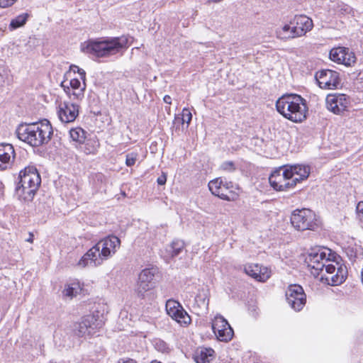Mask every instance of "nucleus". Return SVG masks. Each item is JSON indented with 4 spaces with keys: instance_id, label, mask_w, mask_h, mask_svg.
<instances>
[{
    "instance_id": "f257e3e1",
    "label": "nucleus",
    "mask_w": 363,
    "mask_h": 363,
    "mask_svg": "<svg viewBox=\"0 0 363 363\" xmlns=\"http://www.w3.org/2000/svg\"><path fill=\"white\" fill-rule=\"evenodd\" d=\"M121 240L116 236L112 235L106 238L97 242L89 249L79 259L77 265L81 267L87 266L97 267L103 262L111 257L119 248Z\"/></svg>"
},
{
    "instance_id": "f03ea898",
    "label": "nucleus",
    "mask_w": 363,
    "mask_h": 363,
    "mask_svg": "<svg viewBox=\"0 0 363 363\" xmlns=\"http://www.w3.org/2000/svg\"><path fill=\"white\" fill-rule=\"evenodd\" d=\"M18 138L33 147L48 144L53 134L52 127L47 119L30 124H21L17 130Z\"/></svg>"
},
{
    "instance_id": "7ed1b4c3",
    "label": "nucleus",
    "mask_w": 363,
    "mask_h": 363,
    "mask_svg": "<svg viewBox=\"0 0 363 363\" xmlns=\"http://www.w3.org/2000/svg\"><path fill=\"white\" fill-rule=\"evenodd\" d=\"M128 47L126 36L106 38L100 40H89L81 45V50L97 57H106L120 52Z\"/></svg>"
},
{
    "instance_id": "20e7f679",
    "label": "nucleus",
    "mask_w": 363,
    "mask_h": 363,
    "mask_svg": "<svg viewBox=\"0 0 363 363\" xmlns=\"http://www.w3.org/2000/svg\"><path fill=\"white\" fill-rule=\"evenodd\" d=\"M276 107L279 113L293 122L300 123L306 118V101L300 95L284 94L277 101Z\"/></svg>"
},
{
    "instance_id": "39448f33",
    "label": "nucleus",
    "mask_w": 363,
    "mask_h": 363,
    "mask_svg": "<svg viewBox=\"0 0 363 363\" xmlns=\"http://www.w3.org/2000/svg\"><path fill=\"white\" fill-rule=\"evenodd\" d=\"M16 193L25 201H32L41 184L40 175L35 166H28L18 174Z\"/></svg>"
},
{
    "instance_id": "423d86ee",
    "label": "nucleus",
    "mask_w": 363,
    "mask_h": 363,
    "mask_svg": "<svg viewBox=\"0 0 363 363\" xmlns=\"http://www.w3.org/2000/svg\"><path fill=\"white\" fill-rule=\"evenodd\" d=\"M290 220L294 228L298 230H314L318 226L316 215L307 208L295 210Z\"/></svg>"
},
{
    "instance_id": "0eeeda50",
    "label": "nucleus",
    "mask_w": 363,
    "mask_h": 363,
    "mask_svg": "<svg viewBox=\"0 0 363 363\" xmlns=\"http://www.w3.org/2000/svg\"><path fill=\"white\" fill-rule=\"evenodd\" d=\"M329 255L330 254H327L325 250L322 248L312 249L311 252L307 253L305 262L308 267L311 269V273L314 276L319 275L325 263L330 262Z\"/></svg>"
},
{
    "instance_id": "6e6552de",
    "label": "nucleus",
    "mask_w": 363,
    "mask_h": 363,
    "mask_svg": "<svg viewBox=\"0 0 363 363\" xmlns=\"http://www.w3.org/2000/svg\"><path fill=\"white\" fill-rule=\"evenodd\" d=\"M102 321L98 320V316L88 315L84 316L82 320L74 325V332L79 337H84L95 333L96 330L102 327Z\"/></svg>"
},
{
    "instance_id": "1a4fd4ad",
    "label": "nucleus",
    "mask_w": 363,
    "mask_h": 363,
    "mask_svg": "<svg viewBox=\"0 0 363 363\" xmlns=\"http://www.w3.org/2000/svg\"><path fill=\"white\" fill-rule=\"evenodd\" d=\"M286 298L288 304L296 311H300L306 302V295L298 284H291L288 287Z\"/></svg>"
},
{
    "instance_id": "9d476101",
    "label": "nucleus",
    "mask_w": 363,
    "mask_h": 363,
    "mask_svg": "<svg viewBox=\"0 0 363 363\" xmlns=\"http://www.w3.org/2000/svg\"><path fill=\"white\" fill-rule=\"evenodd\" d=\"M233 185L231 182H223L221 178H217L208 183V188L211 192L225 201L233 199Z\"/></svg>"
},
{
    "instance_id": "9b49d317",
    "label": "nucleus",
    "mask_w": 363,
    "mask_h": 363,
    "mask_svg": "<svg viewBox=\"0 0 363 363\" xmlns=\"http://www.w3.org/2000/svg\"><path fill=\"white\" fill-rule=\"evenodd\" d=\"M212 330L220 341L228 342L233 336V330L228 321L220 315H216L213 320Z\"/></svg>"
},
{
    "instance_id": "f8f14e48",
    "label": "nucleus",
    "mask_w": 363,
    "mask_h": 363,
    "mask_svg": "<svg viewBox=\"0 0 363 363\" xmlns=\"http://www.w3.org/2000/svg\"><path fill=\"white\" fill-rule=\"evenodd\" d=\"M315 79L322 89H334L340 85L339 73L331 69H323L318 72Z\"/></svg>"
},
{
    "instance_id": "ddd939ff",
    "label": "nucleus",
    "mask_w": 363,
    "mask_h": 363,
    "mask_svg": "<svg viewBox=\"0 0 363 363\" xmlns=\"http://www.w3.org/2000/svg\"><path fill=\"white\" fill-rule=\"evenodd\" d=\"M350 102V98L342 94H328L325 99L327 108L335 114L345 111Z\"/></svg>"
},
{
    "instance_id": "4468645a",
    "label": "nucleus",
    "mask_w": 363,
    "mask_h": 363,
    "mask_svg": "<svg viewBox=\"0 0 363 363\" xmlns=\"http://www.w3.org/2000/svg\"><path fill=\"white\" fill-rule=\"evenodd\" d=\"M65 83L66 82H62L61 86L71 100L82 101L84 99L86 89L85 81H83L82 84L79 79L74 78L72 79L68 84H65Z\"/></svg>"
},
{
    "instance_id": "2eb2a0df",
    "label": "nucleus",
    "mask_w": 363,
    "mask_h": 363,
    "mask_svg": "<svg viewBox=\"0 0 363 363\" xmlns=\"http://www.w3.org/2000/svg\"><path fill=\"white\" fill-rule=\"evenodd\" d=\"M57 114L62 123L73 122L79 115V105L70 101L61 103Z\"/></svg>"
},
{
    "instance_id": "dca6fc26",
    "label": "nucleus",
    "mask_w": 363,
    "mask_h": 363,
    "mask_svg": "<svg viewBox=\"0 0 363 363\" xmlns=\"http://www.w3.org/2000/svg\"><path fill=\"white\" fill-rule=\"evenodd\" d=\"M330 59L338 64L350 66L355 62L356 57L348 48L338 47L333 48L330 52Z\"/></svg>"
},
{
    "instance_id": "f3484780",
    "label": "nucleus",
    "mask_w": 363,
    "mask_h": 363,
    "mask_svg": "<svg viewBox=\"0 0 363 363\" xmlns=\"http://www.w3.org/2000/svg\"><path fill=\"white\" fill-rule=\"evenodd\" d=\"M293 25L294 35L298 37L303 36L310 31L313 27V21L305 15H296L291 20Z\"/></svg>"
},
{
    "instance_id": "a211bd4d",
    "label": "nucleus",
    "mask_w": 363,
    "mask_h": 363,
    "mask_svg": "<svg viewBox=\"0 0 363 363\" xmlns=\"http://www.w3.org/2000/svg\"><path fill=\"white\" fill-rule=\"evenodd\" d=\"M15 157V150L11 144H0V170L7 169Z\"/></svg>"
},
{
    "instance_id": "6ab92c4d",
    "label": "nucleus",
    "mask_w": 363,
    "mask_h": 363,
    "mask_svg": "<svg viewBox=\"0 0 363 363\" xmlns=\"http://www.w3.org/2000/svg\"><path fill=\"white\" fill-rule=\"evenodd\" d=\"M244 271L247 275L262 282L266 281L270 277L267 269L259 264H247L245 266Z\"/></svg>"
},
{
    "instance_id": "aec40b11",
    "label": "nucleus",
    "mask_w": 363,
    "mask_h": 363,
    "mask_svg": "<svg viewBox=\"0 0 363 363\" xmlns=\"http://www.w3.org/2000/svg\"><path fill=\"white\" fill-rule=\"evenodd\" d=\"M290 171H286L284 169L281 173V176H279V181L276 182L273 180L272 183L274 185V189L277 191H286L290 189L294 188L296 186V184L293 182V179H291V177L292 174Z\"/></svg>"
},
{
    "instance_id": "412c9836",
    "label": "nucleus",
    "mask_w": 363,
    "mask_h": 363,
    "mask_svg": "<svg viewBox=\"0 0 363 363\" xmlns=\"http://www.w3.org/2000/svg\"><path fill=\"white\" fill-rule=\"evenodd\" d=\"M286 171L291 172L292 176L291 177L293 179V182L296 184L300 181L306 179L310 174V169L308 167L296 164L290 166L286 168Z\"/></svg>"
},
{
    "instance_id": "4be33fe9",
    "label": "nucleus",
    "mask_w": 363,
    "mask_h": 363,
    "mask_svg": "<svg viewBox=\"0 0 363 363\" xmlns=\"http://www.w3.org/2000/svg\"><path fill=\"white\" fill-rule=\"evenodd\" d=\"M209 299L208 298L207 291L202 289L199 291L194 298L193 304L194 310L199 313L208 310Z\"/></svg>"
},
{
    "instance_id": "5701e85b",
    "label": "nucleus",
    "mask_w": 363,
    "mask_h": 363,
    "mask_svg": "<svg viewBox=\"0 0 363 363\" xmlns=\"http://www.w3.org/2000/svg\"><path fill=\"white\" fill-rule=\"evenodd\" d=\"M215 357V351L211 348H201L196 352L195 361L196 363H210Z\"/></svg>"
},
{
    "instance_id": "b1692460",
    "label": "nucleus",
    "mask_w": 363,
    "mask_h": 363,
    "mask_svg": "<svg viewBox=\"0 0 363 363\" xmlns=\"http://www.w3.org/2000/svg\"><path fill=\"white\" fill-rule=\"evenodd\" d=\"M154 288L153 284H147L138 279L135 287V293L138 297L144 299L150 295V291Z\"/></svg>"
},
{
    "instance_id": "393cba45",
    "label": "nucleus",
    "mask_w": 363,
    "mask_h": 363,
    "mask_svg": "<svg viewBox=\"0 0 363 363\" xmlns=\"http://www.w3.org/2000/svg\"><path fill=\"white\" fill-rule=\"evenodd\" d=\"M191 113L188 108H184L182 111V116L179 115L175 116L173 123L174 125H177V128H178L177 125H182L183 129L186 123V128H187L191 123Z\"/></svg>"
},
{
    "instance_id": "a878e982",
    "label": "nucleus",
    "mask_w": 363,
    "mask_h": 363,
    "mask_svg": "<svg viewBox=\"0 0 363 363\" xmlns=\"http://www.w3.org/2000/svg\"><path fill=\"white\" fill-rule=\"evenodd\" d=\"M293 30V25L291 24L290 21L289 23L285 24L281 28H278L276 33L279 38L282 40H287L297 38L296 35H294Z\"/></svg>"
},
{
    "instance_id": "bb28decb",
    "label": "nucleus",
    "mask_w": 363,
    "mask_h": 363,
    "mask_svg": "<svg viewBox=\"0 0 363 363\" xmlns=\"http://www.w3.org/2000/svg\"><path fill=\"white\" fill-rule=\"evenodd\" d=\"M157 272V269L155 268H146L142 270L138 276V279L141 280L142 282L147 284H155L154 281L155 276Z\"/></svg>"
},
{
    "instance_id": "cd10ccee",
    "label": "nucleus",
    "mask_w": 363,
    "mask_h": 363,
    "mask_svg": "<svg viewBox=\"0 0 363 363\" xmlns=\"http://www.w3.org/2000/svg\"><path fill=\"white\" fill-rule=\"evenodd\" d=\"M174 320L183 326H187L191 323V319L187 312L180 306L179 310L175 313V316H172Z\"/></svg>"
},
{
    "instance_id": "c85d7f7f",
    "label": "nucleus",
    "mask_w": 363,
    "mask_h": 363,
    "mask_svg": "<svg viewBox=\"0 0 363 363\" xmlns=\"http://www.w3.org/2000/svg\"><path fill=\"white\" fill-rule=\"evenodd\" d=\"M347 277V271L345 268H342V267H339L337 269V272L335 274L332 275L330 277H326V280H331L332 285H339L341 284L343 281H345Z\"/></svg>"
},
{
    "instance_id": "c756f323",
    "label": "nucleus",
    "mask_w": 363,
    "mask_h": 363,
    "mask_svg": "<svg viewBox=\"0 0 363 363\" xmlns=\"http://www.w3.org/2000/svg\"><path fill=\"white\" fill-rule=\"evenodd\" d=\"M82 291V287L79 282H72L65 285V288L63 291L64 296L73 298L79 294Z\"/></svg>"
},
{
    "instance_id": "7c9ffc66",
    "label": "nucleus",
    "mask_w": 363,
    "mask_h": 363,
    "mask_svg": "<svg viewBox=\"0 0 363 363\" xmlns=\"http://www.w3.org/2000/svg\"><path fill=\"white\" fill-rule=\"evenodd\" d=\"M184 247V242L182 240H177L172 241L167 249L168 253L172 257L178 256Z\"/></svg>"
},
{
    "instance_id": "2f4dec72",
    "label": "nucleus",
    "mask_w": 363,
    "mask_h": 363,
    "mask_svg": "<svg viewBox=\"0 0 363 363\" xmlns=\"http://www.w3.org/2000/svg\"><path fill=\"white\" fill-rule=\"evenodd\" d=\"M70 138L73 141L79 143H83L86 139V132L79 127L72 128L69 130Z\"/></svg>"
},
{
    "instance_id": "473e14b6",
    "label": "nucleus",
    "mask_w": 363,
    "mask_h": 363,
    "mask_svg": "<svg viewBox=\"0 0 363 363\" xmlns=\"http://www.w3.org/2000/svg\"><path fill=\"white\" fill-rule=\"evenodd\" d=\"M28 18V13H22L18 16H16L15 18L12 19L9 27L11 30L16 29L18 28H20L23 26L24 24H26L27 20Z\"/></svg>"
},
{
    "instance_id": "72a5a7b5",
    "label": "nucleus",
    "mask_w": 363,
    "mask_h": 363,
    "mask_svg": "<svg viewBox=\"0 0 363 363\" xmlns=\"http://www.w3.org/2000/svg\"><path fill=\"white\" fill-rule=\"evenodd\" d=\"M182 305L178 301L169 299L166 302V311L167 314L172 317L175 316V313L179 310Z\"/></svg>"
},
{
    "instance_id": "f704fd0d",
    "label": "nucleus",
    "mask_w": 363,
    "mask_h": 363,
    "mask_svg": "<svg viewBox=\"0 0 363 363\" xmlns=\"http://www.w3.org/2000/svg\"><path fill=\"white\" fill-rule=\"evenodd\" d=\"M99 146V143L95 140H88L84 145V152L86 155L94 154Z\"/></svg>"
},
{
    "instance_id": "c9c22d12",
    "label": "nucleus",
    "mask_w": 363,
    "mask_h": 363,
    "mask_svg": "<svg viewBox=\"0 0 363 363\" xmlns=\"http://www.w3.org/2000/svg\"><path fill=\"white\" fill-rule=\"evenodd\" d=\"M155 348L160 352L167 353L169 351L168 345L161 339H155L153 342Z\"/></svg>"
},
{
    "instance_id": "e433bc0d",
    "label": "nucleus",
    "mask_w": 363,
    "mask_h": 363,
    "mask_svg": "<svg viewBox=\"0 0 363 363\" xmlns=\"http://www.w3.org/2000/svg\"><path fill=\"white\" fill-rule=\"evenodd\" d=\"M139 155L136 152H131L128 153L125 156V164L128 167H132L135 164L138 160Z\"/></svg>"
},
{
    "instance_id": "4c0bfd02",
    "label": "nucleus",
    "mask_w": 363,
    "mask_h": 363,
    "mask_svg": "<svg viewBox=\"0 0 363 363\" xmlns=\"http://www.w3.org/2000/svg\"><path fill=\"white\" fill-rule=\"evenodd\" d=\"M283 170L284 169H282L275 170L269 176V184L274 189V185L273 184L272 182H273V180L275 181L276 182H277L279 181L278 177H279V176H281V173H282Z\"/></svg>"
},
{
    "instance_id": "58836bf2",
    "label": "nucleus",
    "mask_w": 363,
    "mask_h": 363,
    "mask_svg": "<svg viewBox=\"0 0 363 363\" xmlns=\"http://www.w3.org/2000/svg\"><path fill=\"white\" fill-rule=\"evenodd\" d=\"M70 70L71 71H73L74 73L75 72H77L80 77V79L82 80V81H85L86 80V72L84 69L79 68L78 66L77 65H71L70 66Z\"/></svg>"
},
{
    "instance_id": "ea45409f",
    "label": "nucleus",
    "mask_w": 363,
    "mask_h": 363,
    "mask_svg": "<svg viewBox=\"0 0 363 363\" xmlns=\"http://www.w3.org/2000/svg\"><path fill=\"white\" fill-rule=\"evenodd\" d=\"M356 214L357 219L363 223V201H359L356 206Z\"/></svg>"
},
{
    "instance_id": "a19ab883",
    "label": "nucleus",
    "mask_w": 363,
    "mask_h": 363,
    "mask_svg": "<svg viewBox=\"0 0 363 363\" xmlns=\"http://www.w3.org/2000/svg\"><path fill=\"white\" fill-rule=\"evenodd\" d=\"M221 168L223 170L228 171V172H233L235 169V164L231 161H227L223 162L221 164Z\"/></svg>"
},
{
    "instance_id": "79ce46f5",
    "label": "nucleus",
    "mask_w": 363,
    "mask_h": 363,
    "mask_svg": "<svg viewBox=\"0 0 363 363\" xmlns=\"http://www.w3.org/2000/svg\"><path fill=\"white\" fill-rule=\"evenodd\" d=\"M324 267L325 268L326 272L329 274H333L336 271V267L333 264H330L328 262L325 263V265L324 266Z\"/></svg>"
},
{
    "instance_id": "37998d69",
    "label": "nucleus",
    "mask_w": 363,
    "mask_h": 363,
    "mask_svg": "<svg viewBox=\"0 0 363 363\" xmlns=\"http://www.w3.org/2000/svg\"><path fill=\"white\" fill-rule=\"evenodd\" d=\"M16 0H0V7L6 8L12 6Z\"/></svg>"
},
{
    "instance_id": "c03bdc74",
    "label": "nucleus",
    "mask_w": 363,
    "mask_h": 363,
    "mask_svg": "<svg viewBox=\"0 0 363 363\" xmlns=\"http://www.w3.org/2000/svg\"><path fill=\"white\" fill-rule=\"evenodd\" d=\"M352 11V8L348 5L339 6V11L342 14L350 13Z\"/></svg>"
},
{
    "instance_id": "a18cd8bd",
    "label": "nucleus",
    "mask_w": 363,
    "mask_h": 363,
    "mask_svg": "<svg viewBox=\"0 0 363 363\" xmlns=\"http://www.w3.org/2000/svg\"><path fill=\"white\" fill-rule=\"evenodd\" d=\"M167 182V177L164 174H162L157 179V182L159 185H164Z\"/></svg>"
},
{
    "instance_id": "49530a36",
    "label": "nucleus",
    "mask_w": 363,
    "mask_h": 363,
    "mask_svg": "<svg viewBox=\"0 0 363 363\" xmlns=\"http://www.w3.org/2000/svg\"><path fill=\"white\" fill-rule=\"evenodd\" d=\"M118 363H138L135 360L133 359H120Z\"/></svg>"
},
{
    "instance_id": "de8ad7c7",
    "label": "nucleus",
    "mask_w": 363,
    "mask_h": 363,
    "mask_svg": "<svg viewBox=\"0 0 363 363\" xmlns=\"http://www.w3.org/2000/svg\"><path fill=\"white\" fill-rule=\"evenodd\" d=\"M0 76H8L7 71L4 66L0 67Z\"/></svg>"
},
{
    "instance_id": "09e8293b",
    "label": "nucleus",
    "mask_w": 363,
    "mask_h": 363,
    "mask_svg": "<svg viewBox=\"0 0 363 363\" xmlns=\"http://www.w3.org/2000/svg\"><path fill=\"white\" fill-rule=\"evenodd\" d=\"M163 101L164 103L166 104H171L172 103V99H171V96H169V95H165L163 98Z\"/></svg>"
},
{
    "instance_id": "8fccbe9b",
    "label": "nucleus",
    "mask_w": 363,
    "mask_h": 363,
    "mask_svg": "<svg viewBox=\"0 0 363 363\" xmlns=\"http://www.w3.org/2000/svg\"><path fill=\"white\" fill-rule=\"evenodd\" d=\"M7 77V76H0V88L4 86L5 79Z\"/></svg>"
},
{
    "instance_id": "3c124183",
    "label": "nucleus",
    "mask_w": 363,
    "mask_h": 363,
    "mask_svg": "<svg viewBox=\"0 0 363 363\" xmlns=\"http://www.w3.org/2000/svg\"><path fill=\"white\" fill-rule=\"evenodd\" d=\"M32 237H33V235H30V238H28V239L27 240V241H28V242H33V238H32Z\"/></svg>"
}]
</instances>
